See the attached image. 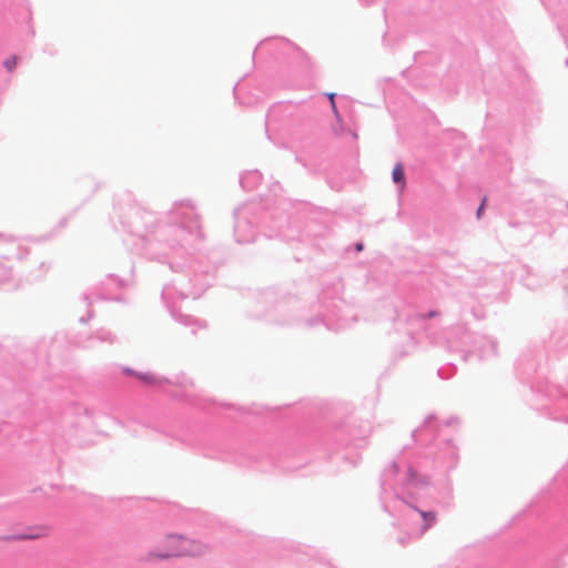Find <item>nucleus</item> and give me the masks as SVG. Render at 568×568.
Segmentation results:
<instances>
[{
    "instance_id": "f257e3e1",
    "label": "nucleus",
    "mask_w": 568,
    "mask_h": 568,
    "mask_svg": "<svg viewBox=\"0 0 568 568\" xmlns=\"http://www.w3.org/2000/svg\"><path fill=\"white\" fill-rule=\"evenodd\" d=\"M116 232L136 237L149 260L168 264L181 276L162 288V300L175 288L182 298H199L213 284L217 263L204 265L200 257L191 258L204 240L200 215L190 200L174 202L165 213L148 211L134 201H118L111 216Z\"/></svg>"
},
{
    "instance_id": "f03ea898",
    "label": "nucleus",
    "mask_w": 568,
    "mask_h": 568,
    "mask_svg": "<svg viewBox=\"0 0 568 568\" xmlns=\"http://www.w3.org/2000/svg\"><path fill=\"white\" fill-rule=\"evenodd\" d=\"M343 284L339 278L324 286L316 303L312 304L315 316L306 317L301 301L291 294H283L273 288L260 292L251 315L254 318L277 326H290L304 321L307 327L325 326L328 331L338 332L349 326L348 320L342 315Z\"/></svg>"
},
{
    "instance_id": "7ed1b4c3",
    "label": "nucleus",
    "mask_w": 568,
    "mask_h": 568,
    "mask_svg": "<svg viewBox=\"0 0 568 568\" xmlns=\"http://www.w3.org/2000/svg\"><path fill=\"white\" fill-rule=\"evenodd\" d=\"M290 206L284 200L248 202L233 212L234 239L237 243H252L258 233L268 239L278 237L283 241L298 239L300 230L287 213Z\"/></svg>"
},
{
    "instance_id": "20e7f679",
    "label": "nucleus",
    "mask_w": 568,
    "mask_h": 568,
    "mask_svg": "<svg viewBox=\"0 0 568 568\" xmlns=\"http://www.w3.org/2000/svg\"><path fill=\"white\" fill-rule=\"evenodd\" d=\"M311 115L310 108L304 102L281 101L271 105L265 115L266 138L277 148L286 149L277 135L294 134Z\"/></svg>"
},
{
    "instance_id": "39448f33",
    "label": "nucleus",
    "mask_w": 568,
    "mask_h": 568,
    "mask_svg": "<svg viewBox=\"0 0 568 568\" xmlns=\"http://www.w3.org/2000/svg\"><path fill=\"white\" fill-rule=\"evenodd\" d=\"M443 424L436 414L425 417L422 425L412 432V440L417 448L424 449L423 457L433 462H456L458 447L443 434Z\"/></svg>"
},
{
    "instance_id": "423d86ee",
    "label": "nucleus",
    "mask_w": 568,
    "mask_h": 568,
    "mask_svg": "<svg viewBox=\"0 0 568 568\" xmlns=\"http://www.w3.org/2000/svg\"><path fill=\"white\" fill-rule=\"evenodd\" d=\"M454 335L457 339V351L464 362H468L473 356H477L479 361L497 356L498 342L494 337L470 332L464 325L456 326Z\"/></svg>"
},
{
    "instance_id": "0eeeda50",
    "label": "nucleus",
    "mask_w": 568,
    "mask_h": 568,
    "mask_svg": "<svg viewBox=\"0 0 568 568\" xmlns=\"http://www.w3.org/2000/svg\"><path fill=\"white\" fill-rule=\"evenodd\" d=\"M131 278H124L116 274L110 273L97 286L92 287L90 292L83 293V300L90 306L94 301H114L123 303L121 291L125 290L133 283L134 265H130Z\"/></svg>"
},
{
    "instance_id": "6e6552de",
    "label": "nucleus",
    "mask_w": 568,
    "mask_h": 568,
    "mask_svg": "<svg viewBox=\"0 0 568 568\" xmlns=\"http://www.w3.org/2000/svg\"><path fill=\"white\" fill-rule=\"evenodd\" d=\"M168 547L166 552L164 554H154L151 552L150 557L156 558H171V557H203L207 552H210L211 547L209 544L195 540L187 539L180 536H171L166 540Z\"/></svg>"
},
{
    "instance_id": "1a4fd4ad",
    "label": "nucleus",
    "mask_w": 568,
    "mask_h": 568,
    "mask_svg": "<svg viewBox=\"0 0 568 568\" xmlns=\"http://www.w3.org/2000/svg\"><path fill=\"white\" fill-rule=\"evenodd\" d=\"M372 433V426L368 422L361 420L343 425L334 430L333 437L336 440L345 442L346 447L353 446L361 448L364 446L366 438ZM344 445V443L342 444Z\"/></svg>"
},
{
    "instance_id": "9d476101",
    "label": "nucleus",
    "mask_w": 568,
    "mask_h": 568,
    "mask_svg": "<svg viewBox=\"0 0 568 568\" xmlns=\"http://www.w3.org/2000/svg\"><path fill=\"white\" fill-rule=\"evenodd\" d=\"M545 358V353L539 347L523 351L516 362L515 369L521 382H529Z\"/></svg>"
},
{
    "instance_id": "9b49d317",
    "label": "nucleus",
    "mask_w": 568,
    "mask_h": 568,
    "mask_svg": "<svg viewBox=\"0 0 568 568\" xmlns=\"http://www.w3.org/2000/svg\"><path fill=\"white\" fill-rule=\"evenodd\" d=\"M9 253L11 257L8 262L23 261L30 253V248L20 240L12 235L0 234V254Z\"/></svg>"
},
{
    "instance_id": "f8f14e48",
    "label": "nucleus",
    "mask_w": 568,
    "mask_h": 568,
    "mask_svg": "<svg viewBox=\"0 0 568 568\" xmlns=\"http://www.w3.org/2000/svg\"><path fill=\"white\" fill-rule=\"evenodd\" d=\"M550 346L558 353L568 351V321H558L549 337Z\"/></svg>"
},
{
    "instance_id": "ddd939ff",
    "label": "nucleus",
    "mask_w": 568,
    "mask_h": 568,
    "mask_svg": "<svg viewBox=\"0 0 568 568\" xmlns=\"http://www.w3.org/2000/svg\"><path fill=\"white\" fill-rule=\"evenodd\" d=\"M11 254H0V288L14 282L13 264L8 262Z\"/></svg>"
},
{
    "instance_id": "4468645a",
    "label": "nucleus",
    "mask_w": 568,
    "mask_h": 568,
    "mask_svg": "<svg viewBox=\"0 0 568 568\" xmlns=\"http://www.w3.org/2000/svg\"><path fill=\"white\" fill-rule=\"evenodd\" d=\"M136 378L146 386H162L166 384H182L180 381H172L164 376H158L151 372H139Z\"/></svg>"
},
{
    "instance_id": "2eb2a0df",
    "label": "nucleus",
    "mask_w": 568,
    "mask_h": 568,
    "mask_svg": "<svg viewBox=\"0 0 568 568\" xmlns=\"http://www.w3.org/2000/svg\"><path fill=\"white\" fill-rule=\"evenodd\" d=\"M262 178L258 170H250L240 175V184L243 190L253 191L261 184Z\"/></svg>"
},
{
    "instance_id": "dca6fc26",
    "label": "nucleus",
    "mask_w": 568,
    "mask_h": 568,
    "mask_svg": "<svg viewBox=\"0 0 568 568\" xmlns=\"http://www.w3.org/2000/svg\"><path fill=\"white\" fill-rule=\"evenodd\" d=\"M171 315L178 323L191 327V332L193 334H195L199 328L205 327V325L202 324L197 318L187 314H182L176 310H172Z\"/></svg>"
},
{
    "instance_id": "f3484780",
    "label": "nucleus",
    "mask_w": 568,
    "mask_h": 568,
    "mask_svg": "<svg viewBox=\"0 0 568 568\" xmlns=\"http://www.w3.org/2000/svg\"><path fill=\"white\" fill-rule=\"evenodd\" d=\"M541 2L554 16H561L568 10V0H541Z\"/></svg>"
},
{
    "instance_id": "a211bd4d",
    "label": "nucleus",
    "mask_w": 568,
    "mask_h": 568,
    "mask_svg": "<svg viewBox=\"0 0 568 568\" xmlns=\"http://www.w3.org/2000/svg\"><path fill=\"white\" fill-rule=\"evenodd\" d=\"M272 42L278 43L283 50H293L298 53H303L300 47H297L295 43L291 42L290 40H287L285 38H270V39L262 40L255 49H257L258 47H264ZM254 51H256V50H254ZM254 54H255V52H253V55Z\"/></svg>"
},
{
    "instance_id": "6ab92c4d",
    "label": "nucleus",
    "mask_w": 568,
    "mask_h": 568,
    "mask_svg": "<svg viewBox=\"0 0 568 568\" xmlns=\"http://www.w3.org/2000/svg\"><path fill=\"white\" fill-rule=\"evenodd\" d=\"M392 180L398 189H403L406 185L405 170L402 162H397L392 171Z\"/></svg>"
},
{
    "instance_id": "aec40b11",
    "label": "nucleus",
    "mask_w": 568,
    "mask_h": 568,
    "mask_svg": "<svg viewBox=\"0 0 568 568\" xmlns=\"http://www.w3.org/2000/svg\"><path fill=\"white\" fill-rule=\"evenodd\" d=\"M439 315L437 310H430L426 313H413L406 316L408 323L415 322L417 324H424L427 320L434 318Z\"/></svg>"
},
{
    "instance_id": "412c9836",
    "label": "nucleus",
    "mask_w": 568,
    "mask_h": 568,
    "mask_svg": "<svg viewBox=\"0 0 568 568\" xmlns=\"http://www.w3.org/2000/svg\"><path fill=\"white\" fill-rule=\"evenodd\" d=\"M91 338L108 343H113L115 341V336L109 329L104 328L95 331Z\"/></svg>"
},
{
    "instance_id": "4be33fe9",
    "label": "nucleus",
    "mask_w": 568,
    "mask_h": 568,
    "mask_svg": "<svg viewBox=\"0 0 568 568\" xmlns=\"http://www.w3.org/2000/svg\"><path fill=\"white\" fill-rule=\"evenodd\" d=\"M49 270V267L45 265L44 262H40L39 264V273L34 274V273H30L27 277L28 281H38L40 280L44 273Z\"/></svg>"
},
{
    "instance_id": "5701e85b",
    "label": "nucleus",
    "mask_w": 568,
    "mask_h": 568,
    "mask_svg": "<svg viewBox=\"0 0 568 568\" xmlns=\"http://www.w3.org/2000/svg\"><path fill=\"white\" fill-rule=\"evenodd\" d=\"M18 57L16 54L10 55L3 61V67L8 72H12L17 65Z\"/></svg>"
},
{
    "instance_id": "b1692460",
    "label": "nucleus",
    "mask_w": 568,
    "mask_h": 568,
    "mask_svg": "<svg viewBox=\"0 0 568 568\" xmlns=\"http://www.w3.org/2000/svg\"><path fill=\"white\" fill-rule=\"evenodd\" d=\"M423 518H424V521H425V528L424 529H427L428 527H430L435 520H436V514L435 513H427V511H422L420 513Z\"/></svg>"
},
{
    "instance_id": "393cba45",
    "label": "nucleus",
    "mask_w": 568,
    "mask_h": 568,
    "mask_svg": "<svg viewBox=\"0 0 568 568\" xmlns=\"http://www.w3.org/2000/svg\"><path fill=\"white\" fill-rule=\"evenodd\" d=\"M486 202H487V199L486 196H484L480 201V204L478 205L477 210H476V217L477 220H480L481 216L484 215V212H485V209H486Z\"/></svg>"
},
{
    "instance_id": "a878e982",
    "label": "nucleus",
    "mask_w": 568,
    "mask_h": 568,
    "mask_svg": "<svg viewBox=\"0 0 568 568\" xmlns=\"http://www.w3.org/2000/svg\"><path fill=\"white\" fill-rule=\"evenodd\" d=\"M121 372L123 373V375H125L128 377H135V378H136V374H139L138 371L133 369L130 366H122Z\"/></svg>"
},
{
    "instance_id": "bb28decb",
    "label": "nucleus",
    "mask_w": 568,
    "mask_h": 568,
    "mask_svg": "<svg viewBox=\"0 0 568 568\" xmlns=\"http://www.w3.org/2000/svg\"><path fill=\"white\" fill-rule=\"evenodd\" d=\"M449 368H450V371H452L449 374H445L444 368H439V369L437 371L438 376H439L440 378H443V379H447V378L452 377V376L455 374L456 368H455V366H454V365H452Z\"/></svg>"
},
{
    "instance_id": "cd10ccee",
    "label": "nucleus",
    "mask_w": 568,
    "mask_h": 568,
    "mask_svg": "<svg viewBox=\"0 0 568 568\" xmlns=\"http://www.w3.org/2000/svg\"><path fill=\"white\" fill-rule=\"evenodd\" d=\"M331 108H332V112H333V114L335 116L336 122L342 123L343 119H342V115H341V113H339V111L337 109L336 102H333V104H331Z\"/></svg>"
},
{
    "instance_id": "c85d7f7f",
    "label": "nucleus",
    "mask_w": 568,
    "mask_h": 568,
    "mask_svg": "<svg viewBox=\"0 0 568 568\" xmlns=\"http://www.w3.org/2000/svg\"><path fill=\"white\" fill-rule=\"evenodd\" d=\"M457 424H459V418L457 416H450L444 422V426L446 427H450Z\"/></svg>"
},
{
    "instance_id": "c756f323",
    "label": "nucleus",
    "mask_w": 568,
    "mask_h": 568,
    "mask_svg": "<svg viewBox=\"0 0 568 568\" xmlns=\"http://www.w3.org/2000/svg\"><path fill=\"white\" fill-rule=\"evenodd\" d=\"M93 317H94V312H93L92 310H89V311H88L87 316H82V317H80L79 322H80L81 324H85V323H88L90 320H92Z\"/></svg>"
},
{
    "instance_id": "7c9ffc66",
    "label": "nucleus",
    "mask_w": 568,
    "mask_h": 568,
    "mask_svg": "<svg viewBox=\"0 0 568 568\" xmlns=\"http://www.w3.org/2000/svg\"><path fill=\"white\" fill-rule=\"evenodd\" d=\"M43 52L48 53L50 55H54L58 52V50L55 49V47L53 44H47L43 48Z\"/></svg>"
},
{
    "instance_id": "2f4dec72",
    "label": "nucleus",
    "mask_w": 568,
    "mask_h": 568,
    "mask_svg": "<svg viewBox=\"0 0 568 568\" xmlns=\"http://www.w3.org/2000/svg\"><path fill=\"white\" fill-rule=\"evenodd\" d=\"M173 381H180L182 384H179L180 386L185 387L186 384H192V381H187L185 376H175Z\"/></svg>"
},
{
    "instance_id": "473e14b6",
    "label": "nucleus",
    "mask_w": 568,
    "mask_h": 568,
    "mask_svg": "<svg viewBox=\"0 0 568 568\" xmlns=\"http://www.w3.org/2000/svg\"><path fill=\"white\" fill-rule=\"evenodd\" d=\"M336 93L335 92H325L324 93V97H326L329 101V104H333V102H336L335 99H336Z\"/></svg>"
},
{
    "instance_id": "72a5a7b5",
    "label": "nucleus",
    "mask_w": 568,
    "mask_h": 568,
    "mask_svg": "<svg viewBox=\"0 0 568 568\" xmlns=\"http://www.w3.org/2000/svg\"><path fill=\"white\" fill-rule=\"evenodd\" d=\"M363 250H364V243H363V242H356V243L354 244V251H355V252L359 253V252H362Z\"/></svg>"
},
{
    "instance_id": "f704fd0d",
    "label": "nucleus",
    "mask_w": 568,
    "mask_h": 568,
    "mask_svg": "<svg viewBox=\"0 0 568 568\" xmlns=\"http://www.w3.org/2000/svg\"><path fill=\"white\" fill-rule=\"evenodd\" d=\"M525 286H527L530 290H535L537 287V284L534 282H529V278L525 282Z\"/></svg>"
},
{
    "instance_id": "c9c22d12",
    "label": "nucleus",
    "mask_w": 568,
    "mask_h": 568,
    "mask_svg": "<svg viewBox=\"0 0 568 568\" xmlns=\"http://www.w3.org/2000/svg\"><path fill=\"white\" fill-rule=\"evenodd\" d=\"M359 1L365 7H368V6H371L373 3V0H359Z\"/></svg>"
},
{
    "instance_id": "e433bc0d",
    "label": "nucleus",
    "mask_w": 568,
    "mask_h": 568,
    "mask_svg": "<svg viewBox=\"0 0 568 568\" xmlns=\"http://www.w3.org/2000/svg\"><path fill=\"white\" fill-rule=\"evenodd\" d=\"M342 459H343V462H354V460H353V457H352L351 455H344V456L342 457Z\"/></svg>"
},
{
    "instance_id": "4c0bfd02",
    "label": "nucleus",
    "mask_w": 568,
    "mask_h": 568,
    "mask_svg": "<svg viewBox=\"0 0 568 568\" xmlns=\"http://www.w3.org/2000/svg\"><path fill=\"white\" fill-rule=\"evenodd\" d=\"M45 534H41V535H36V536H23L22 538L24 539H34V538H39L41 536H44Z\"/></svg>"
},
{
    "instance_id": "58836bf2",
    "label": "nucleus",
    "mask_w": 568,
    "mask_h": 568,
    "mask_svg": "<svg viewBox=\"0 0 568 568\" xmlns=\"http://www.w3.org/2000/svg\"><path fill=\"white\" fill-rule=\"evenodd\" d=\"M295 160L305 166V163L302 161V158L300 155H296Z\"/></svg>"
},
{
    "instance_id": "ea45409f",
    "label": "nucleus",
    "mask_w": 568,
    "mask_h": 568,
    "mask_svg": "<svg viewBox=\"0 0 568 568\" xmlns=\"http://www.w3.org/2000/svg\"><path fill=\"white\" fill-rule=\"evenodd\" d=\"M247 412L248 413H254V414H258L260 413L258 410L254 409L253 407L247 408Z\"/></svg>"
},
{
    "instance_id": "a19ab883",
    "label": "nucleus",
    "mask_w": 568,
    "mask_h": 568,
    "mask_svg": "<svg viewBox=\"0 0 568 568\" xmlns=\"http://www.w3.org/2000/svg\"><path fill=\"white\" fill-rule=\"evenodd\" d=\"M65 224H67V219H62V220L60 221V225L63 227V226H65Z\"/></svg>"
},
{
    "instance_id": "79ce46f5",
    "label": "nucleus",
    "mask_w": 568,
    "mask_h": 568,
    "mask_svg": "<svg viewBox=\"0 0 568 568\" xmlns=\"http://www.w3.org/2000/svg\"><path fill=\"white\" fill-rule=\"evenodd\" d=\"M407 335H408L409 339H413V333L410 331L407 332Z\"/></svg>"
},
{
    "instance_id": "37998d69",
    "label": "nucleus",
    "mask_w": 568,
    "mask_h": 568,
    "mask_svg": "<svg viewBox=\"0 0 568 568\" xmlns=\"http://www.w3.org/2000/svg\"><path fill=\"white\" fill-rule=\"evenodd\" d=\"M237 84H239V83H236V84L233 87V93H234V94L236 93Z\"/></svg>"
},
{
    "instance_id": "c03bdc74",
    "label": "nucleus",
    "mask_w": 568,
    "mask_h": 568,
    "mask_svg": "<svg viewBox=\"0 0 568 568\" xmlns=\"http://www.w3.org/2000/svg\"><path fill=\"white\" fill-rule=\"evenodd\" d=\"M336 457L333 453L329 454L328 458H334Z\"/></svg>"
},
{
    "instance_id": "a18cd8bd",
    "label": "nucleus",
    "mask_w": 568,
    "mask_h": 568,
    "mask_svg": "<svg viewBox=\"0 0 568 568\" xmlns=\"http://www.w3.org/2000/svg\"><path fill=\"white\" fill-rule=\"evenodd\" d=\"M565 65L568 67V58L565 60Z\"/></svg>"
},
{
    "instance_id": "49530a36",
    "label": "nucleus",
    "mask_w": 568,
    "mask_h": 568,
    "mask_svg": "<svg viewBox=\"0 0 568 568\" xmlns=\"http://www.w3.org/2000/svg\"><path fill=\"white\" fill-rule=\"evenodd\" d=\"M353 138H357V134L355 132L352 133Z\"/></svg>"
},
{
    "instance_id": "de8ad7c7",
    "label": "nucleus",
    "mask_w": 568,
    "mask_h": 568,
    "mask_svg": "<svg viewBox=\"0 0 568 568\" xmlns=\"http://www.w3.org/2000/svg\"><path fill=\"white\" fill-rule=\"evenodd\" d=\"M565 420L568 422V415L565 417Z\"/></svg>"
}]
</instances>
